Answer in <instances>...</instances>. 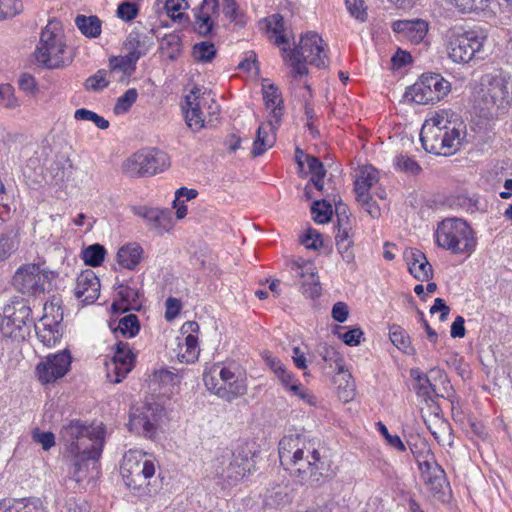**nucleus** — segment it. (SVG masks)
<instances>
[{"instance_id": "nucleus-1", "label": "nucleus", "mask_w": 512, "mask_h": 512, "mask_svg": "<svg viewBox=\"0 0 512 512\" xmlns=\"http://www.w3.org/2000/svg\"><path fill=\"white\" fill-rule=\"evenodd\" d=\"M279 460L300 484L318 487L331 477L329 461L321 456L313 441L300 434L286 435L280 440Z\"/></svg>"}, {"instance_id": "nucleus-2", "label": "nucleus", "mask_w": 512, "mask_h": 512, "mask_svg": "<svg viewBox=\"0 0 512 512\" xmlns=\"http://www.w3.org/2000/svg\"><path fill=\"white\" fill-rule=\"evenodd\" d=\"M139 451H129L124 454L120 466L121 475L126 486L139 497L155 495L161 488V481L150 479L155 475V464L153 461L143 459Z\"/></svg>"}, {"instance_id": "nucleus-3", "label": "nucleus", "mask_w": 512, "mask_h": 512, "mask_svg": "<svg viewBox=\"0 0 512 512\" xmlns=\"http://www.w3.org/2000/svg\"><path fill=\"white\" fill-rule=\"evenodd\" d=\"M60 434L72 455H82V459L100 458L105 438L101 426L85 425L80 420H72L63 426Z\"/></svg>"}, {"instance_id": "nucleus-4", "label": "nucleus", "mask_w": 512, "mask_h": 512, "mask_svg": "<svg viewBox=\"0 0 512 512\" xmlns=\"http://www.w3.org/2000/svg\"><path fill=\"white\" fill-rule=\"evenodd\" d=\"M512 77L502 70L482 76L476 101L480 109L490 114L493 109L504 112L511 103Z\"/></svg>"}, {"instance_id": "nucleus-5", "label": "nucleus", "mask_w": 512, "mask_h": 512, "mask_svg": "<svg viewBox=\"0 0 512 512\" xmlns=\"http://www.w3.org/2000/svg\"><path fill=\"white\" fill-rule=\"evenodd\" d=\"M445 47L449 58L455 63H469L474 58H482V49L486 36L479 30H465L452 27L445 31Z\"/></svg>"}, {"instance_id": "nucleus-6", "label": "nucleus", "mask_w": 512, "mask_h": 512, "mask_svg": "<svg viewBox=\"0 0 512 512\" xmlns=\"http://www.w3.org/2000/svg\"><path fill=\"white\" fill-rule=\"evenodd\" d=\"M423 148L428 153L449 155L460 144V131L450 127L444 117L437 115L426 121L420 132Z\"/></svg>"}, {"instance_id": "nucleus-7", "label": "nucleus", "mask_w": 512, "mask_h": 512, "mask_svg": "<svg viewBox=\"0 0 512 512\" xmlns=\"http://www.w3.org/2000/svg\"><path fill=\"white\" fill-rule=\"evenodd\" d=\"M29 301L21 297H13L3 308L0 320V331L4 337L14 341H24L30 336L34 325Z\"/></svg>"}, {"instance_id": "nucleus-8", "label": "nucleus", "mask_w": 512, "mask_h": 512, "mask_svg": "<svg viewBox=\"0 0 512 512\" xmlns=\"http://www.w3.org/2000/svg\"><path fill=\"white\" fill-rule=\"evenodd\" d=\"M252 451L246 444L235 449L221 448L212 461L213 473L229 484L242 479L250 471Z\"/></svg>"}, {"instance_id": "nucleus-9", "label": "nucleus", "mask_w": 512, "mask_h": 512, "mask_svg": "<svg viewBox=\"0 0 512 512\" xmlns=\"http://www.w3.org/2000/svg\"><path fill=\"white\" fill-rule=\"evenodd\" d=\"M436 242L455 254L471 253L476 239L469 224L461 218H446L438 224Z\"/></svg>"}, {"instance_id": "nucleus-10", "label": "nucleus", "mask_w": 512, "mask_h": 512, "mask_svg": "<svg viewBox=\"0 0 512 512\" xmlns=\"http://www.w3.org/2000/svg\"><path fill=\"white\" fill-rule=\"evenodd\" d=\"M64 51L61 24L55 19L50 20L41 32L39 45L35 51L36 60L47 68H59L64 64Z\"/></svg>"}, {"instance_id": "nucleus-11", "label": "nucleus", "mask_w": 512, "mask_h": 512, "mask_svg": "<svg viewBox=\"0 0 512 512\" xmlns=\"http://www.w3.org/2000/svg\"><path fill=\"white\" fill-rule=\"evenodd\" d=\"M168 155L158 149L139 150L127 158L122 165L125 175L131 178L152 176L169 166Z\"/></svg>"}, {"instance_id": "nucleus-12", "label": "nucleus", "mask_w": 512, "mask_h": 512, "mask_svg": "<svg viewBox=\"0 0 512 512\" xmlns=\"http://www.w3.org/2000/svg\"><path fill=\"white\" fill-rule=\"evenodd\" d=\"M451 90L449 81L438 73L423 74L420 79L410 86L405 95L410 96L417 104H434L440 101Z\"/></svg>"}, {"instance_id": "nucleus-13", "label": "nucleus", "mask_w": 512, "mask_h": 512, "mask_svg": "<svg viewBox=\"0 0 512 512\" xmlns=\"http://www.w3.org/2000/svg\"><path fill=\"white\" fill-rule=\"evenodd\" d=\"M164 414V408L156 402L133 406L130 409L129 430L154 439Z\"/></svg>"}, {"instance_id": "nucleus-14", "label": "nucleus", "mask_w": 512, "mask_h": 512, "mask_svg": "<svg viewBox=\"0 0 512 512\" xmlns=\"http://www.w3.org/2000/svg\"><path fill=\"white\" fill-rule=\"evenodd\" d=\"M48 273L40 269L37 264H24L20 266L12 278L14 289L23 295L37 296L45 291Z\"/></svg>"}, {"instance_id": "nucleus-15", "label": "nucleus", "mask_w": 512, "mask_h": 512, "mask_svg": "<svg viewBox=\"0 0 512 512\" xmlns=\"http://www.w3.org/2000/svg\"><path fill=\"white\" fill-rule=\"evenodd\" d=\"M135 355L127 342L116 343L114 355L109 363H106L107 378L112 383H120L133 369Z\"/></svg>"}, {"instance_id": "nucleus-16", "label": "nucleus", "mask_w": 512, "mask_h": 512, "mask_svg": "<svg viewBox=\"0 0 512 512\" xmlns=\"http://www.w3.org/2000/svg\"><path fill=\"white\" fill-rule=\"evenodd\" d=\"M290 52L297 53L304 61H308L317 68H324L327 65L323 39L316 32H307L302 35L299 45Z\"/></svg>"}, {"instance_id": "nucleus-17", "label": "nucleus", "mask_w": 512, "mask_h": 512, "mask_svg": "<svg viewBox=\"0 0 512 512\" xmlns=\"http://www.w3.org/2000/svg\"><path fill=\"white\" fill-rule=\"evenodd\" d=\"M71 365V356L66 350L51 354L46 360L36 366V375L43 384L55 382L62 378L69 370Z\"/></svg>"}, {"instance_id": "nucleus-18", "label": "nucleus", "mask_w": 512, "mask_h": 512, "mask_svg": "<svg viewBox=\"0 0 512 512\" xmlns=\"http://www.w3.org/2000/svg\"><path fill=\"white\" fill-rule=\"evenodd\" d=\"M207 104L205 98L201 97V89L194 87L188 95L185 96V104L182 109L185 112V121L187 126L193 131L198 132L205 125L202 108Z\"/></svg>"}, {"instance_id": "nucleus-19", "label": "nucleus", "mask_w": 512, "mask_h": 512, "mask_svg": "<svg viewBox=\"0 0 512 512\" xmlns=\"http://www.w3.org/2000/svg\"><path fill=\"white\" fill-rule=\"evenodd\" d=\"M100 286V281L95 272L86 269L76 279L74 295L84 304H92L100 295Z\"/></svg>"}, {"instance_id": "nucleus-20", "label": "nucleus", "mask_w": 512, "mask_h": 512, "mask_svg": "<svg viewBox=\"0 0 512 512\" xmlns=\"http://www.w3.org/2000/svg\"><path fill=\"white\" fill-rule=\"evenodd\" d=\"M404 258L407 262L409 272L418 281H429L433 277L432 265L422 251L410 248L404 252Z\"/></svg>"}, {"instance_id": "nucleus-21", "label": "nucleus", "mask_w": 512, "mask_h": 512, "mask_svg": "<svg viewBox=\"0 0 512 512\" xmlns=\"http://www.w3.org/2000/svg\"><path fill=\"white\" fill-rule=\"evenodd\" d=\"M393 30L409 39L412 43H420L428 32V23L422 19L398 20L393 23Z\"/></svg>"}, {"instance_id": "nucleus-22", "label": "nucleus", "mask_w": 512, "mask_h": 512, "mask_svg": "<svg viewBox=\"0 0 512 512\" xmlns=\"http://www.w3.org/2000/svg\"><path fill=\"white\" fill-rule=\"evenodd\" d=\"M274 119H269L268 123L261 124L256 132V138L253 142L252 156L258 157L263 155L267 149L273 147L276 142L275 130L279 125H273Z\"/></svg>"}, {"instance_id": "nucleus-23", "label": "nucleus", "mask_w": 512, "mask_h": 512, "mask_svg": "<svg viewBox=\"0 0 512 512\" xmlns=\"http://www.w3.org/2000/svg\"><path fill=\"white\" fill-rule=\"evenodd\" d=\"M117 289L119 301H114L111 306L114 313L140 309L139 291L136 288L120 284Z\"/></svg>"}, {"instance_id": "nucleus-24", "label": "nucleus", "mask_w": 512, "mask_h": 512, "mask_svg": "<svg viewBox=\"0 0 512 512\" xmlns=\"http://www.w3.org/2000/svg\"><path fill=\"white\" fill-rule=\"evenodd\" d=\"M0 512H46L40 499L5 498L0 500Z\"/></svg>"}, {"instance_id": "nucleus-25", "label": "nucleus", "mask_w": 512, "mask_h": 512, "mask_svg": "<svg viewBox=\"0 0 512 512\" xmlns=\"http://www.w3.org/2000/svg\"><path fill=\"white\" fill-rule=\"evenodd\" d=\"M263 98L267 109L270 110V119H274L273 125H280L282 117L283 99L278 87L274 84L263 85Z\"/></svg>"}, {"instance_id": "nucleus-26", "label": "nucleus", "mask_w": 512, "mask_h": 512, "mask_svg": "<svg viewBox=\"0 0 512 512\" xmlns=\"http://www.w3.org/2000/svg\"><path fill=\"white\" fill-rule=\"evenodd\" d=\"M48 318L44 317L40 324L32 326L35 329L38 339L47 347L54 346L61 338L59 332V323L47 322Z\"/></svg>"}, {"instance_id": "nucleus-27", "label": "nucleus", "mask_w": 512, "mask_h": 512, "mask_svg": "<svg viewBox=\"0 0 512 512\" xmlns=\"http://www.w3.org/2000/svg\"><path fill=\"white\" fill-rule=\"evenodd\" d=\"M425 465L427 466V471L423 475L429 489L435 495L444 494V489L449 487L444 470L438 465L431 467L428 462H425Z\"/></svg>"}, {"instance_id": "nucleus-28", "label": "nucleus", "mask_w": 512, "mask_h": 512, "mask_svg": "<svg viewBox=\"0 0 512 512\" xmlns=\"http://www.w3.org/2000/svg\"><path fill=\"white\" fill-rule=\"evenodd\" d=\"M143 249L137 243H130L118 250L117 261L122 267L133 270L141 261Z\"/></svg>"}, {"instance_id": "nucleus-29", "label": "nucleus", "mask_w": 512, "mask_h": 512, "mask_svg": "<svg viewBox=\"0 0 512 512\" xmlns=\"http://www.w3.org/2000/svg\"><path fill=\"white\" fill-rule=\"evenodd\" d=\"M378 181L377 171L372 167H364L361 169L359 176L355 181L356 197L367 200L369 189Z\"/></svg>"}, {"instance_id": "nucleus-30", "label": "nucleus", "mask_w": 512, "mask_h": 512, "mask_svg": "<svg viewBox=\"0 0 512 512\" xmlns=\"http://www.w3.org/2000/svg\"><path fill=\"white\" fill-rule=\"evenodd\" d=\"M147 223L159 234L168 232L173 226L172 212L169 209L154 208Z\"/></svg>"}, {"instance_id": "nucleus-31", "label": "nucleus", "mask_w": 512, "mask_h": 512, "mask_svg": "<svg viewBox=\"0 0 512 512\" xmlns=\"http://www.w3.org/2000/svg\"><path fill=\"white\" fill-rule=\"evenodd\" d=\"M75 25L88 38H96L101 34L102 21L96 15H77Z\"/></svg>"}, {"instance_id": "nucleus-32", "label": "nucleus", "mask_w": 512, "mask_h": 512, "mask_svg": "<svg viewBox=\"0 0 512 512\" xmlns=\"http://www.w3.org/2000/svg\"><path fill=\"white\" fill-rule=\"evenodd\" d=\"M140 59V54L127 53L125 56L110 58L109 65L111 73L121 71L123 75L130 76L136 69V63Z\"/></svg>"}, {"instance_id": "nucleus-33", "label": "nucleus", "mask_w": 512, "mask_h": 512, "mask_svg": "<svg viewBox=\"0 0 512 512\" xmlns=\"http://www.w3.org/2000/svg\"><path fill=\"white\" fill-rule=\"evenodd\" d=\"M246 390L247 388L243 381L235 378L226 383H220L219 388H217V396L227 402H231L245 394Z\"/></svg>"}, {"instance_id": "nucleus-34", "label": "nucleus", "mask_w": 512, "mask_h": 512, "mask_svg": "<svg viewBox=\"0 0 512 512\" xmlns=\"http://www.w3.org/2000/svg\"><path fill=\"white\" fill-rule=\"evenodd\" d=\"M111 329L114 333H121L125 338L135 337L140 330V322L135 314H128L122 317L116 326L110 324Z\"/></svg>"}, {"instance_id": "nucleus-35", "label": "nucleus", "mask_w": 512, "mask_h": 512, "mask_svg": "<svg viewBox=\"0 0 512 512\" xmlns=\"http://www.w3.org/2000/svg\"><path fill=\"white\" fill-rule=\"evenodd\" d=\"M194 15L193 31L202 37L211 36L216 27L215 19L209 14L192 9Z\"/></svg>"}, {"instance_id": "nucleus-36", "label": "nucleus", "mask_w": 512, "mask_h": 512, "mask_svg": "<svg viewBox=\"0 0 512 512\" xmlns=\"http://www.w3.org/2000/svg\"><path fill=\"white\" fill-rule=\"evenodd\" d=\"M391 342L407 355H413L415 349L411 346L410 337L404 329L398 325H393L389 331Z\"/></svg>"}, {"instance_id": "nucleus-37", "label": "nucleus", "mask_w": 512, "mask_h": 512, "mask_svg": "<svg viewBox=\"0 0 512 512\" xmlns=\"http://www.w3.org/2000/svg\"><path fill=\"white\" fill-rule=\"evenodd\" d=\"M98 459H82V455H74V460L69 464L68 474L77 483L82 482L88 472L89 464H95Z\"/></svg>"}, {"instance_id": "nucleus-38", "label": "nucleus", "mask_w": 512, "mask_h": 512, "mask_svg": "<svg viewBox=\"0 0 512 512\" xmlns=\"http://www.w3.org/2000/svg\"><path fill=\"white\" fill-rule=\"evenodd\" d=\"M311 212L313 220L318 224L328 223L333 215L331 201L327 199L316 200L312 203Z\"/></svg>"}, {"instance_id": "nucleus-39", "label": "nucleus", "mask_w": 512, "mask_h": 512, "mask_svg": "<svg viewBox=\"0 0 512 512\" xmlns=\"http://www.w3.org/2000/svg\"><path fill=\"white\" fill-rule=\"evenodd\" d=\"M429 431L441 445H451L453 441L451 427L448 422L438 419L434 426L427 425Z\"/></svg>"}, {"instance_id": "nucleus-40", "label": "nucleus", "mask_w": 512, "mask_h": 512, "mask_svg": "<svg viewBox=\"0 0 512 512\" xmlns=\"http://www.w3.org/2000/svg\"><path fill=\"white\" fill-rule=\"evenodd\" d=\"M106 255V249L101 244H92L82 250V258L86 265L91 267L100 266Z\"/></svg>"}, {"instance_id": "nucleus-41", "label": "nucleus", "mask_w": 512, "mask_h": 512, "mask_svg": "<svg viewBox=\"0 0 512 512\" xmlns=\"http://www.w3.org/2000/svg\"><path fill=\"white\" fill-rule=\"evenodd\" d=\"M160 49L167 52L169 59L175 60L181 51V38L178 34L164 35L160 41Z\"/></svg>"}, {"instance_id": "nucleus-42", "label": "nucleus", "mask_w": 512, "mask_h": 512, "mask_svg": "<svg viewBox=\"0 0 512 512\" xmlns=\"http://www.w3.org/2000/svg\"><path fill=\"white\" fill-rule=\"evenodd\" d=\"M267 28L271 31L275 36V44L281 45L288 42L287 36L284 34L285 24L284 19L280 14L272 15L267 22Z\"/></svg>"}, {"instance_id": "nucleus-43", "label": "nucleus", "mask_w": 512, "mask_h": 512, "mask_svg": "<svg viewBox=\"0 0 512 512\" xmlns=\"http://www.w3.org/2000/svg\"><path fill=\"white\" fill-rule=\"evenodd\" d=\"M216 48L212 42L203 41L193 46V56L198 62H211L216 56Z\"/></svg>"}, {"instance_id": "nucleus-44", "label": "nucleus", "mask_w": 512, "mask_h": 512, "mask_svg": "<svg viewBox=\"0 0 512 512\" xmlns=\"http://www.w3.org/2000/svg\"><path fill=\"white\" fill-rule=\"evenodd\" d=\"M72 163L68 158H61L51 165V172L56 182H63L72 175Z\"/></svg>"}, {"instance_id": "nucleus-45", "label": "nucleus", "mask_w": 512, "mask_h": 512, "mask_svg": "<svg viewBox=\"0 0 512 512\" xmlns=\"http://www.w3.org/2000/svg\"><path fill=\"white\" fill-rule=\"evenodd\" d=\"M138 92L135 88L128 89L122 96L117 99L113 108L116 115L125 114L129 111L131 106L136 102Z\"/></svg>"}, {"instance_id": "nucleus-46", "label": "nucleus", "mask_w": 512, "mask_h": 512, "mask_svg": "<svg viewBox=\"0 0 512 512\" xmlns=\"http://www.w3.org/2000/svg\"><path fill=\"white\" fill-rule=\"evenodd\" d=\"M354 243L353 221L351 219H342L336 224L335 242Z\"/></svg>"}, {"instance_id": "nucleus-47", "label": "nucleus", "mask_w": 512, "mask_h": 512, "mask_svg": "<svg viewBox=\"0 0 512 512\" xmlns=\"http://www.w3.org/2000/svg\"><path fill=\"white\" fill-rule=\"evenodd\" d=\"M74 118L76 120L81 121H91L93 122L99 129L105 130L109 127V121L104 119L102 116L98 115L97 113L85 109L80 108L77 109L74 113Z\"/></svg>"}, {"instance_id": "nucleus-48", "label": "nucleus", "mask_w": 512, "mask_h": 512, "mask_svg": "<svg viewBox=\"0 0 512 512\" xmlns=\"http://www.w3.org/2000/svg\"><path fill=\"white\" fill-rule=\"evenodd\" d=\"M394 166L397 170L411 175H416L421 171L420 165L414 159L404 154L395 157Z\"/></svg>"}, {"instance_id": "nucleus-49", "label": "nucleus", "mask_w": 512, "mask_h": 512, "mask_svg": "<svg viewBox=\"0 0 512 512\" xmlns=\"http://www.w3.org/2000/svg\"><path fill=\"white\" fill-rule=\"evenodd\" d=\"M350 15L360 22L368 19L367 6L364 0H345Z\"/></svg>"}, {"instance_id": "nucleus-50", "label": "nucleus", "mask_w": 512, "mask_h": 512, "mask_svg": "<svg viewBox=\"0 0 512 512\" xmlns=\"http://www.w3.org/2000/svg\"><path fill=\"white\" fill-rule=\"evenodd\" d=\"M309 279L304 280L302 283V293L311 298H317L321 295V286L319 282V277L316 272H309Z\"/></svg>"}, {"instance_id": "nucleus-51", "label": "nucleus", "mask_w": 512, "mask_h": 512, "mask_svg": "<svg viewBox=\"0 0 512 512\" xmlns=\"http://www.w3.org/2000/svg\"><path fill=\"white\" fill-rule=\"evenodd\" d=\"M108 85L109 81L106 80V71L103 69L88 77L84 83L85 89L90 91H100L108 87Z\"/></svg>"}, {"instance_id": "nucleus-52", "label": "nucleus", "mask_w": 512, "mask_h": 512, "mask_svg": "<svg viewBox=\"0 0 512 512\" xmlns=\"http://www.w3.org/2000/svg\"><path fill=\"white\" fill-rule=\"evenodd\" d=\"M223 13L232 22L241 26L245 24L244 15L240 12L236 0H223Z\"/></svg>"}, {"instance_id": "nucleus-53", "label": "nucleus", "mask_w": 512, "mask_h": 512, "mask_svg": "<svg viewBox=\"0 0 512 512\" xmlns=\"http://www.w3.org/2000/svg\"><path fill=\"white\" fill-rule=\"evenodd\" d=\"M188 7L186 0H167L165 3L167 15L174 21H180L184 17V14L180 11L188 9Z\"/></svg>"}, {"instance_id": "nucleus-54", "label": "nucleus", "mask_w": 512, "mask_h": 512, "mask_svg": "<svg viewBox=\"0 0 512 512\" xmlns=\"http://www.w3.org/2000/svg\"><path fill=\"white\" fill-rule=\"evenodd\" d=\"M300 243L307 249L318 250L322 246L323 241L321 234L317 230L308 228L306 232L300 236Z\"/></svg>"}, {"instance_id": "nucleus-55", "label": "nucleus", "mask_w": 512, "mask_h": 512, "mask_svg": "<svg viewBox=\"0 0 512 512\" xmlns=\"http://www.w3.org/2000/svg\"><path fill=\"white\" fill-rule=\"evenodd\" d=\"M184 346L186 350L182 354V358H184L186 362H193L195 359H197L199 354L197 337L191 333L187 335L185 338Z\"/></svg>"}, {"instance_id": "nucleus-56", "label": "nucleus", "mask_w": 512, "mask_h": 512, "mask_svg": "<svg viewBox=\"0 0 512 512\" xmlns=\"http://www.w3.org/2000/svg\"><path fill=\"white\" fill-rule=\"evenodd\" d=\"M377 428L391 447L395 448L399 452H404L406 450V446L401 438L398 435H391L387 427L382 422L377 423Z\"/></svg>"}, {"instance_id": "nucleus-57", "label": "nucleus", "mask_w": 512, "mask_h": 512, "mask_svg": "<svg viewBox=\"0 0 512 512\" xmlns=\"http://www.w3.org/2000/svg\"><path fill=\"white\" fill-rule=\"evenodd\" d=\"M124 47L127 53H137L140 54V57L145 55V50L141 49V35L138 31H131L127 36V39L124 43Z\"/></svg>"}, {"instance_id": "nucleus-58", "label": "nucleus", "mask_w": 512, "mask_h": 512, "mask_svg": "<svg viewBox=\"0 0 512 512\" xmlns=\"http://www.w3.org/2000/svg\"><path fill=\"white\" fill-rule=\"evenodd\" d=\"M20 8L21 3L18 0H0V20L14 17Z\"/></svg>"}, {"instance_id": "nucleus-59", "label": "nucleus", "mask_w": 512, "mask_h": 512, "mask_svg": "<svg viewBox=\"0 0 512 512\" xmlns=\"http://www.w3.org/2000/svg\"><path fill=\"white\" fill-rule=\"evenodd\" d=\"M139 9L135 3L122 2L117 8V16L125 21H131L136 18Z\"/></svg>"}, {"instance_id": "nucleus-60", "label": "nucleus", "mask_w": 512, "mask_h": 512, "mask_svg": "<svg viewBox=\"0 0 512 512\" xmlns=\"http://www.w3.org/2000/svg\"><path fill=\"white\" fill-rule=\"evenodd\" d=\"M291 269L295 272L297 277L303 278L304 280H310L309 272H315L313 263L302 259L294 261Z\"/></svg>"}, {"instance_id": "nucleus-61", "label": "nucleus", "mask_w": 512, "mask_h": 512, "mask_svg": "<svg viewBox=\"0 0 512 512\" xmlns=\"http://www.w3.org/2000/svg\"><path fill=\"white\" fill-rule=\"evenodd\" d=\"M418 383V393L426 396L428 398H432L436 395L435 385L432 384L427 375H418L416 378Z\"/></svg>"}, {"instance_id": "nucleus-62", "label": "nucleus", "mask_w": 512, "mask_h": 512, "mask_svg": "<svg viewBox=\"0 0 512 512\" xmlns=\"http://www.w3.org/2000/svg\"><path fill=\"white\" fill-rule=\"evenodd\" d=\"M193 9L209 14L214 19H217L220 15L219 0H203L199 6Z\"/></svg>"}, {"instance_id": "nucleus-63", "label": "nucleus", "mask_w": 512, "mask_h": 512, "mask_svg": "<svg viewBox=\"0 0 512 512\" xmlns=\"http://www.w3.org/2000/svg\"><path fill=\"white\" fill-rule=\"evenodd\" d=\"M363 335V331L359 327H355L349 329L343 334H340L339 337L343 340V342L349 346H357L360 344V339Z\"/></svg>"}, {"instance_id": "nucleus-64", "label": "nucleus", "mask_w": 512, "mask_h": 512, "mask_svg": "<svg viewBox=\"0 0 512 512\" xmlns=\"http://www.w3.org/2000/svg\"><path fill=\"white\" fill-rule=\"evenodd\" d=\"M33 440L40 444L46 451L55 445V437L52 432H34Z\"/></svg>"}]
</instances>
